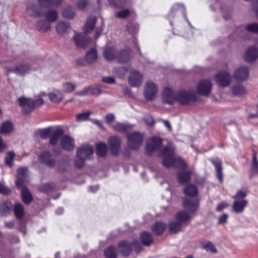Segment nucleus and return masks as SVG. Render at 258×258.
I'll list each match as a JSON object with an SVG mask.
<instances>
[{
	"mask_svg": "<svg viewBox=\"0 0 258 258\" xmlns=\"http://www.w3.org/2000/svg\"><path fill=\"white\" fill-rule=\"evenodd\" d=\"M196 99V96L193 92L183 90L179 91L174 96L172 90L166 88L164 90L162 102L171 104L176 100L182 104H187L195 101Z\"/></svg>",
	"mask_w": 258,
	"mask_h": 258,
	"instance_id": "f257e3e1",
	"label": "nucleus"
},
{
	"mask_svg": "<svg viewBox=\"0 0 258 258\" xmlns=\"http://www.w3.org/2000/svg\"><path fill=\"white\" fill-rule=\"evenodd\" d=\"M174 145L171 142L169 143L168 146L164 148L162 151V164L167 168L175 166L184 170L186 168L187 164L180 157H174Z\"/></svg>",
	"mask_w": 258,
	"mask_h": 258,
	"instance_id": "f03ea898",
	"label": "nucleus"
},
{
	"mask_svg": "<svg viewBox=\"0 0 258 258\" xmlns=\"http://www.w3.org/2000/svg\"><path fill=\"white\" fill-rule=\"evenodd\" d=\"M191 217L185 211H181L177 213L175 219L169 224V232L172 234H176L187 226L190 221Z\"/></svg>",
	"mask_w": 258,
	"mask_h": 258,
	"instance_id": "7ed1b4c3",
	"label": "nucleus"
},
{
	"mask_svg": "<svg viewBox=\"0 0 258 258\" xmlns=\"http://www.w3.org/2000/svg\"><path fill=\"white\" fill-rule=\"evenodd\" d=\"M20 106L22 107V113L26 115L33 111L36 107H38L44 103L42 98L33 100L30 98L21 97L17 99Z\"/></svg>",
	"mask_w": 258,
	"mask_h": 258,
	"instance_id": "20e7f679",
	"label": "nucleus"
},
{
	"mask_svg": "<svg viewBox=\"0 0 258 258\" xmlns=\"http://www.w3.org/2000/svg\"><path fill=\"white\" fill-rule=\"evenodd\" d=\"M127 145L133 150H138L141 146L143 141V135L139 132H133L127 136Z\"/></svg>",
	"mask_w": 258,
	"mask_h": 258,
	"instance_id": "39448f33",
	"label": "nucleus"
},
{
	"mask_svg": "<svg viewBox=\"0 0 258 258\" xmlns=\"http://www.w3.org/2000/svg\"><path fill=\"white\" fill-rule=\"evenodd\" d=\"M40 163L50 168H53L56 165V157L49 151L42 152L38 156Z\"/></svg>",
	"mask_w": 258,
	"mask_h": 258,
	"instance_id": "423d86ee",
	"label": "nucleus"
},
{
	"mask_svg": "<svg viewBox=\"0 0 258 258\" xmlns=\"http://www.w3.org/2000/svg\"><path fill=\"white\" fill-rule=\"evenodd\" d=\"M161 147V138L154 137L148 140L146 146V151L148 155L151 156L153 152L159 150Z\"/></svg>",
	"mask_w": 258,
	"mask_h": 258,
	"instance_id": "0eeeda50",
	"label": "nucleus"
},
{
	"mask_svg": "<svg viewBox=\"0 0 258 258\" xmlns=\"http://www.w3.org/2000/svg\"><path fill=\"white\" fill-rule=\"evenodd\" d=\"M212 84L208 80H203L199 82L197 86V93L201 96H208L210 94Z\"/></svg>",
	"mask_w": 258,
	"mask_h": 258,
	"instance_id": "6e6552de",
	"label": "nucleus"
},
{
	"mask_svg": "<svg viewBox=\"0 0 258 258\" xmlns=\"http://www.w3.org/2000/svg\"><path fill=\"white\" fill-rule=\"evenodd\" d=\"M108 143L111 154L115 156L117 155L120 149L121 138L118 136L110 137L108 140Z\"/></svg>",
	"mask_w": 258,
	"mask_h": 258,
	"instance_id": "1a4fd4ad",
	"label": "nucleus"
},
{
	"mask_svg": "<svg viewBox=\"0 0 258 258\" xmlns=\"http://www.w3.org/2000/svg\"><path fill=\"white\" fill-rule=\"evenodd\" d=\"M102 93V91L99 86L96 85L94 86H90L86 87L82 90L76 92L75 94L79 96H84L88 95L97 96Z\"/></svg>",
	"mask_w": 258,
	"mask_h": 258,
	"instance_id": "9d476101",
	"label": "nucleus"
},
{
	"mask_svg": "<svg viewBox=\"0 0 258 258\" xmlns=\"http://www.w3.org/2000/svg\"><path fill=\"white\" fill-rule=\"evenodd\" d=\"M94 153L93 148L89 145H84L79 147L77 150L78 158L88 159Z\"/></svg>",
	"mask_w": 258,
	"mask_h": 258,
	"instance_id": "9b49d317",
	"label": "nucleus"
},
{
	"mask_svg": "<svg viewBox=\"0 0 258 258\" xmlns=\"http://www.w3.org/2000/svg\"><path fill=\"white\" fill-rule=\"evenodd\" d=\"M157 91V87L153 82H147L144 92L145 97L148 100H153L156 96Z\"/></svg>",
	"mask_w": 258,
	"mask_h": 258,
	"instance_id": "f8f14e48",
	"label": "nucleus"
},
{
	"mask_svg": "<svg viewBox=\"0 0 258 258\" xmlns=\"http://www.w3.org/2000/svg\"><path fill=\"white\" fill-rule=\"evenodd\" d=\"M30 66L28 63H19L14 68L7 69L8 74L14 73L17 75L24 76L30 70Z\"/></svg>",
	"mask_w": 258,
	"mask_h": 258,
	"instance_id": "ddd939ff",
	"label": "nucleus"
},
{
	"mask_svg": "<svg viewBox=\"0 0 258 258\" xmlns=\"http://www.w3.org/2000/svg\"><path fill=\"white\" fill-rule=\"evenodd\" d=\"M120 253L123 257H126L131 254L132 248L131 242L123 240L119 241L117 243Z\"/></svg>",
	"mask_w": 258,
	"mask_h": 258,
	"instance_id": "4468645a",
	"label": "nucleus"
},
{
	"mask_svg": "<svg viewBox=\"0 0 258 258\" xmlns=\"http://www.w3.org/2000/svg\"><path fill=\"white\" fill-rule=\"evenodd\" d=\"M216 83L222 87H225L230 84L231 77L230 74L226 72L218 74L215 78Z\"/></svg>",
	"mask_w": 258,
	"mask_h": 258,
	"instance_id": "2eb2a0df",
	"label": "nucleus"
},
{
	"mask_svg": "<svg viewBox=\"0 0 258 258\" xmlns=\"http://www.w3.org/2000/svg\"><path fill=\"white\" fill-rule=\"evenodd\" d=\"M143 76L138 71L131 72L128 77V82L131 86L138 87L142 83Z\"/></svg>",
	"mask_w": 258,
	"mask_h": 258,
	"instance_id": "dca6fc26",
	"label": "nucleus"
},
{
	"mask_svg": "<svg viewBox=\"0 0 258 258\" xmlns=\"http://www.w3.org/2000/svg\"><path fill=\"white\" fill-rule=\"evenodd\" d=\"M244 58L245 61L252 62L258 58V48L255 46H251L245 51Z\"/></svg>",
	"mask_w": 258,
	"mask_h": 258,
	"instance_id": "f3484780",
	"label": "nucleus"
},
{
	"mask_svg": "<svg viewBox=\"0 0 258 258\" xmlns=\"http://www.w3.org/2000/svg\"><path fill=\"white\" fill-rule=\"evenodd\" d=\"M74 139L69 136H64L60 141L61 148L67 151H72L75 148Z\"/></svg>",
	"mask_w": 258,
	"mask_h": 258,
	"instance_id": "a211bd4d",
	"label": "nucleus"
},
{
	"mask_svg": "<svg viewBox=\"0 0 258 258\" xmlns=\"http://www.w3.org/2000/svg\"><path fill=\"white\" fill-rule=\"evenodd\" d=\"M74 41L77 47L80 48H85L89 44L91 39L84 34H78L74 37Z\"/></svg>",
	"mask_w": 258,
	"mask_h": 258,
	"instance_id": "6ab92c4d",
	"label": "nucleus"
},
{
	"mask_svg": "<svg viewBox=\"0 0 258 258\" xmlns=\"http://www.w3.org/2000/svg\"><path fill=\"white\" fill-rule=\"evenodd\" d=\"M183 205L189 213L196 212L198 208L199 203L196 199L191 198H185L183 200Z\"/></svg>",
	"mask_w": 258,
	"mask_h": 258,
	"instance_id": "aec40b11",
	"label": "nucleus"
},
{
	"mask_svg": "<svg viewBox=\"0 0 258 258\" xmlns=\"http://www.w3.org/2000/svg\"><path fill=\"white\" fill-rule=\"evenodd\" d=\"M248 75L249 71L248 68L245 66H241L235 71L233 76L236 80L243 81L248 78Z\"/></svg>",
	"mask_w": 258,
	"mask_h": 258,
	"instance_id": "412c9836",
	"label": "nucleus"
},
{
	"mask_svg": "<svg viewBox=\"0 0 258 258\" xmlns=\"http://www.w3.org/2000/svg\"><path fill=\"white\" fill-rule=\"evenodd\" d=\"M140 239L142 244L146 246H150L154 241L152 234L147 231H143L140 234Z\"/></svg>",
	"mask_w": 258,
	"mask_h": 258,
	"instance_id": "4be33fe9",
	"label": "nucleus"
},
{
	"mask_svg": "<svg viewBox=\"0 0 258 258\" xmlns=\"http://www.w3.org/2000/svg\"><path fill=\"white\" fill-rule=\"evenodd\" d=\"M21 199L23 202L26 205H29L33 201V196L26 186L22 188Z\"/></svg>",
	"mask_w": 258,
	"mask_h": 258,
	"instance_id": "5701e85b",
	"label": "nucleus"
},
{
	"mask_svg": "<svg viewBox=\"0 0 258 258\" xmlns=\"http://www.w3.org/2000/svg\"><path fill=\"white\" fill-rule=\"evenodd\" d=\"M64 134V130L61 128H56L50 137L49 144L52 146H55L59 138L62 136Z\"/></svg>",
	"mask_w": 258,
	"mask_h": 258,
	"instance_id": "b1692460",
	"label": "nucleus"
},
{
	"mask_svg": "<svg viewBox=\"0 0 258 258\" xmlns=\"http://www.w3.org/2000/svg\"><path fill=\"white\" fill-rule=\"evenodd\" d=\"M62 1L63 0H38V3L42 7L51 8L53 6H60Z\"/></svg>",
	"mask_w": 258,
	"mask_h": 258,
	"instance_id": "393cba45",
	"label": "nucleus"
},
{
	"mask_svg": "<svg viewBox=\"0 0 258 258\" xmlns=\"http://www.w3.org/2000/svg\"><path fill=\"white\" fill-rule=\"evenodd\" d=\"M131 50L130 49H122L117 52V59L119 62L124 63L127 62L130 58Z\"/></svg>",
	"mask_w": 258,
	"mask_h": 258,
	"instance_id": "a878e982",
	"label": "nucleus"
},
{
	"mask_svg": "<svg viewBox=\"0 0 258 258\" xmlns=\"http://www.w3.org/2000/svg\"><path fill=\"white\" fill-rule=\"evenodd\" d=\"M117 51L112 47H108L104 49L103 51V56L107 60H112L117 58Z\"/></svg>",
	"mask_w": 258,
	"mask_h": 258,
	"instance_id": "bb28decb",
	"label": "nucleus"
},
{
	"mask_svg": "<svg viewBox=\"0 0 258 258\" xmlns=\"http://www.w3.org/2000/svg\"><path fill=\"white\" fill-rule=\"evenodd\" d=\"M211 162L215 167L218 179L221 182H222L223 180L222 161L220 159L216 158L213 159Z\"/></svg>",
	"mask_w": 258,
	"mask_h": 258,
	"instance_id": "cd10ccee",
	"label": "nucleus"
},
{
	"mask_svg": "<svg viewBox=\"0 0 258 258\" xmlns=\"http://www.w3.org/2000/svg\"><path fill=\"white\" fill-rule=\"evenodd\" d=\"M96 22L97 18L96 17L89 18L84 26V33L88 34L92 32L95 27Z\"/></svg>",
	"mask_w": 258,
	"mask_h": 258,
	"instance_id": "c85d7f7f",
	"label": "nucleus"
},
{
	"mask_svg": "<svg viewBox=\"0 0 258 258\" xmlns=\"http://www.w3.org/2000/svg\"><path fill=\"white\" fill-rule=\"evenodd\" d=\"M192 170L188 171H181L178 173V179L180 183H185L190 179L191 175L192 173Z\"/></svg>",
	"mask_w": 258,
	"mask_h": 258,
	"instance_id": "c756f323",
	"label": "nucleus"
},
{
	"mask_svg": "<svg viewBox=\"0 0 258 258\" xmlns=\"http://www.w3.org/2000/svg\"><path fill=\"white\" fill-rule=\"evenodd\" d=\"M247 205V201L245 200L236 201L233 203L232 209L237 213H242Z\"/></svg>",
	"mask_w": 258,
	"mask_h": 258,
	"instance_id": "7c9ffc66",
	"label": "nucleus"
},
{
	"mask_svg": "<svg viewBox=\"0 0 258 258\" xmlns=\"http://www.w3.org/2000/svg\"><path fill=\"white\" fill-rule=\"evenodd\" d=\"M98 58V52L97 50L94 48H91L87 52L85 55V60L87 62L90 64L94 63Z\"/></svg>",
	"mask_w": 258,
	"mask_h": 258,
	"instance_id": "2f4dec72",
	"label": "nucleus"
},
{
	"mask_svg": "<svg viewBox=\"0 0 258 258\" xmlns=\"http://www.w3.org/2000/svg\"><path fill=\"white\" fill-rule=\"evenodd\" d=\"M107 147L103 142H100L96 145V153L99 157H105L107 155Z\"/></svg>",
	"mask_w": 258,
	"mask_h": 258,
	"instance_id": "473e14b6",
	"label": "nucleus"
},
{
	"mask_svg": "<svg viewBox=\"0 0 258 258\" xmlns=\"http://www.w3.org/2000/svg\"><path fill=\"white\" fill-rule=\"evenodd\" d=\"M104 254L106 258H117L118 256L116 248L113 245L106 248L104 251Z\"/></svg>",
	"mask_w": 258,
	"mask_h": 258,
	"instance_id": "72a5a7b5",
	"label": "nucleus"
},
{
	"mask_svg": "<svg viewBox=\"0 0 258 258\" xmlns=\"http://www.w3.org/2000/svg\"><path fill=\"white\" fill-rule=\"evenodd\" d=\"M14 213L18 219H22L25 214L24 206L20 203H16L14 208Z\"/></svg>",
	"mask_w": 258,
	"mask_h": 258,
	"instance_id": "f704fd0d",
	"label": "nucleus"
},
{
	"mask_svg": "<svg viewBox=\"0 0 258 258\" xmlns=\"http://www.w3.org/2000/svg\"><path fill=\"white\" fill-rule=\"evenodd\" d=\"M13 130V125L11 121H4L1 125L0 133L2 134H8L12 132Z\"/></svg>",
	"mask_w": 258,
	"mask_h": 258,
	"instance_id": "c9c22d12",
	"label": "nucleus"
},
{
	"mask_svg": "<svg viewBox=\"0 0 258 258\" xmlns=\"http://www.w3.org/2000/svg\"><path fill=\"white\" fill-rule=\"evenodd\" d=\"M36 26L37 29L41 32H45L50 29V24L45 20L37 21Z\"/></svg>",
	"mask_w": 258,
	"mask_h": 258,
	"instance_id": "e433bc0d",
	"label": "nucleus"
},
{
	"mask_svg": "<svg viewBox=\"0 0 258 258\" xmlns=\"http://www.w3.org/2000/svg\"><path fill=\"white\" fill-rule=\"evenodd\" d=\"M55 187V183L53 182H49L41 184L38 190L40 192L47 194L52 191Z\"/></svg>",
	"mask_w": 258,
	"mask_h": 258,
	"instance_id": "4c0bfd02",
	"label": "nucleus"
},
{
	"mask_svg": "<svg viewBox=\"0 0 258 258\" xmlns=\"http://www.w3.org/2000/svg\"><path fill=\"white\" fill-rule=\"evenodd\" d=\"M27 11L29 13L30 16L33 17L39 18L42 16V14L35 4H32L27 8Z\"/></svg>",
	"mask_w": 258,
	"mask_h": 258,
	"instance_id": "58836bf2",
	"label": "nucleus"
},
{
	"mask_svg": "<svg viewBox=\"0 0 258 258\" xmlns=\"http://www.w3.org/2000/svg\"><path fill=\"white\" fill-rule=\"evenodd\" d=\"M42 16H44L49 23L56 21L58 18V14L55 10H50L45 12Z\"/></svg>",
	"mask_w": 258,
	"mask_h": 258,
	"instance_id": "ea45409f",
	"label": "nucleus"
},
{
	"mask_svg": "<svg viewBox=\"0 0 258 258\" xmlns=\"http://www.w3.org/2000/svg\"><path fill=\"white\" fill-rule=\"evenodd\" d=\"M132 126L129 124H126L118 122L113 126V129L120 133H125L132 128Z\"/></svg>",
	"mask_w": 258,
	"mask_h": 258,
	"instance_id": "a19ab883",
	"label": "nucleus"
},
{
	"mask_svg": "<svg viewBox=\"0 0 258 258\" xmlns=\"http://www.w3.org/2000/svg\"><path fill=\"white\" fill-rule=\"evenodd\" d=\"M62 15L66 19H72L75 16L76 13L71 6H68L63 10Z\"/></svg>",
	"mask_w": 258,
	"mask_h": 258,
	"instance_id": "79ce46f5",
	"label": "nucleus"
},
{
	"mask_svg": "<svg viewBox=\"0 0 258 258\" xmlns=\"http://www.w3.org/2000/svg\"><path fill=\"white\" fill-rule=\"evenodd\" d=\"M15 154L13 151L8 152L5 158V163L10 168L13 166V161Z\"/></svg>",
	"mask_w": 258,
	"mask_h": 258,
	"instance_id": "37998d69",
	"label": "nucleus"
},
{
	"mask_svg": "<svg viewBox=\"0 0 258 258\" xmlns=\"http://www.w3.org/2000/svg\"><path fill=\"white\" fill-rule=\"evenodd\" d=\"M48 96L50 101L54 103H58L62 99V94L59 91L50 93Z\"/></svg>",
	"mask_w": 258,
	"mask_h": 258,
	"instance_id": "c03bdc74",
	"label": "nucleus"
},
{
	"mask_svg": "<svg viewBox=\"0 0 258 258\" xmlns=\"http://www.w3.org/2000/svg\"><path fill=\"white\" fill-rule=\"evenodd\" d=\"M70 25L68 23L64 22H59L56 25V30L57 32L62 34L70 28Z\"/></svg>",
	"mask_w": 258,
	"mask_h": 258,
	"instance_id": "a18cd8bd",
	"label": "nucleus"
},
{
	"mask_svg": "<svg viewBox=\"0 0 258 258\" xmlns=\"http://www.w3.org/2000/svg\"><path fill=\"white\" fill-rule=\"evenodd\" d=\"M184 192L190 197H194L197 195L198 189L196 186L190 184L186 187L184 189Z\"/></svg>",
	"mask_w": 258,
	"mask_h": 258,
	"instance_id": "49530a36",
	"label": "nucleus"
},
{
	"mask_svg": "<svg viewBox=\"0 0 258 258\" xmlns=\"http://www.w3.org/2000/svg\"><path fill=\"white\" fill-rule=\"evenodd\" d=\"M51 127L49 126L46 128H42L39 130V135L42 139H46L50 136L51 132Z\"/></svg>",
	"mask_w": 258,
	"mask_h": 258,
	"instance_id": "de8ad7c7",
	"label": "nucleus"
},
{
	"mask_svg": "<svg viewBox=\"0 0 258 258\" xmlns=\"http://www.w3.org/2000/svg\"><path fill=\"white\" fill-rule=\"evenodd\" d=\"M232 92L235 95L241 96L245 94L246 91L240 85H237L233 87Z\"/></svg>",
	"mask_w": 258,
	"mask_h": 258,
	"instance_id": "09e8293b",
	"label": "nucleus"
},
{
	"mask_svg": "<svg viewBox=\"0 0 258 258\" xmlns=\"http://www.w3.org/2000/svg\"><path fill=\"white\" fill-rule=\"evenodd\" d=\"M151 230L152 232L156 235H161V222H156L151 227Z\"/></svg>",
	"mask_w": 258,
	"mask_h": 258,
	"instance_id": "8fccbe9b",
	"label": "nucleus"
},
{
	"mask_svg": "<svg viewBox=\"0 0 258 258\" xmlns=\"http://www.w3.org/2000/svg\"><path fill=\"white\" fill-rule=\"evenodd\" d=\"M128 0H108L109 3L115 7L121 8L124 7Z\"/></svg>",
	"mask_w": 258,
	"mask_h": 258,
	"instance_id": "3c124183",
	"label": "nucleus"
},
{
	"mask_svg": "<svg viewBox=\"0 0 258 258\" xmlns=\"http://www.w3.org/2000/svg\"><path fill=\"white\" fill-rule=\"evenodd\" d=\"M251 172L253 174H258V161L256 154L254 153L253 155L252 163L251 167Z\"/></svg>",
	"mask_w": 258,
	"mask_h": 258,
	"instance_id": "603ef678",
	"label": "nucleus"
},
{
	"mask_svg": "<svg viewBox=\"0 0 258 258\" xmlns=\"http://www.w3.org/2000/svg\"><path fill=\"white\" fill-rule=\"evenodd\" d=\"M63 86V90L65 93H71L73 92L76 86L74 84H72L70 83H64L62 84Z\"/></svg>",
	"mask_w": 258,
	"mask_h": 258,
	"instance_id": "864d4df0",
	"label": "nucleus"
},
{
	"mask_svg": "<svg viewBox=\"0 0 258 258\" xmlns=\"http://www.w3.org/2000/svg\"><path fill=\"white\" fill-rule=\"evenodd\" d=\"M246 28L249 32L258 33V23H257L248 24L246 25Z\"/></svg>",
	"mask_w": 258,
	"mask_h": 258,
	"instance_id": "5fc2aeb1",
	"label": "nucleus"
},
{
	"mask_svg": "<svg viewBox=\"0 0 258 258\" xmlns=\"http://www.w3.org/2000/svg\"><path fill=\"white\" fill-rule=\"evenodd\" d=\"M91 114L90 111H87L81 113H79L77 115L76 119L78 121L86 120L88 119L89 116Z\"/></svg>",
	"mask_w": 258,
	"mask_h": 258,
	"instance_id": "6e6d98bb",
	"label": "nucleus"
},
{
	"mask_svg": "<svg viewBox=\"0 0 258 258\" xmlns=\"http://www.w3.org/2000/svg\"><path fill=\"white\" fill-rule=\"evenodd\" d=\"M131 14L129 10L125 9L116 13V17L120 19H126Z\"/></svg>",
	"mask_w": 258,
	"mask_h": 258,
	"instance_id": "4d7b16f0",
	"label": "nucleus"
},
{
	"mask_svg": "<svg viewBox=\"0 0 258 258\" xmlns=\"http://www.w3.org/2000/svg\"><path fill=\"white\" fill-rule=\"evenodd\" d=\"M204 248L207 251H210L211 252L216 253L217 252V250L214 245L211 242H208L204 245Z\"/></svg>",
	"mask_w": 258,
	"mask_h": 258,
	"instance_id": "13d9d810",
	"label": "nucleus"
},
{
	"mask_svg": "<svg viewBox=\"0 0 258 258\" xmlns=\"http://www.w3.org/2000/svg\"><path fill=\"white\" fill-rule=\"evenodd\" d=\"M172 11L173 12L181 11L183 14H184L185 7L182 4H176L173 6Z\"/></svg>",
	"mask_w": 258,
	"mask_h": 258,
	"instance_id": "bf43d9fd",
	"label": "nucleus"
},
{
	"mask_svg": "<svg viewBox=\"0 0 258 258\" xmlns=\"http://www.w3.org/2000/svg\"><path fill=\"white\" fill-rule=\"evenodd\" d=\"M12 192V190L9 187H6L3 184L0 182V193L4 195H9Z\"/></svg>",
	"mask_w": 258,
	"mask_h": 258,
	"instance_id": "052dcab7",
	"label": "nucleus"
},
{
	"mask_svg": "<svg viewBox=\"0 0 258 258\" xmlns=\"http://www.w3.org/2000/svg\"><path fill=\"white\" fill-rule=\"evenodd\" d=\"M88 4V0H79L77 4V7L81 10H83Z\"/></svg>",
	"mask_w": 258,
	"mask_h": 258,
	"instance_id": "680f3d73",
	"label": "nucleus"
},
{
	"mask_svg": "<svg viewBox=\"0 0 258 258\" xmlns=\"http://www.w3.org/2000/svg\"><path fill=\"white\" fill-rule=\"evenodd\" d=\"M85 159H83L82 158H78V159L75 160L74 161V165L76 168L81 169L83 167Z\"/></svg>",
	"mask_w": 258,
	"mask_h": 258,
	"instance_id": "e2e57ef3",
	"label": "nucleus"
},
{
	"mask_svg": "<svg viewBox=\"0 0 258 258\" xmlns=\"http://www.w3.org/2000/svg\"><path fill=\"white\" fill-rule=\"evenodd\" d=\"M132 247H133L137 252H140L142 249V245L138 240L133 241L131 242Z\"/></svg>",
	"mask_w": 258,
	"mask_h": 258,
	"instance_id": "0e129e2a",
	"label": "nucleus"
},
{
	"mask_svg": "<svg viewBox=\"0 0 258 258\" xmlns=\"http://www.w3.org/2000/svg\"><path fill=\"white\" fill-rule=\"evenodd\" d=\"M144 121L146 124L152 126L155 124V121L153 117L150 115H147L144 117Z\"/></svg>",
	"mask_w": 258,
	"mask_h": 258,
	"instance_id": "69168bd1",
	"label": "nucleus"
},
{
	"mask_svg": "<svg viewBox=\"0 0 258 258\" xmlns=\"http://www.w3.org/2000/svg\"><path fill=\"white\" fill-rule=\"evenodd\" d=\"M57 171L59 172H63L66 171V163L65 161H61L58 162Z\"/></svg>",
	"mask_w": 258,
	"mask_h": 258,
	"instance_id": "338daca9",
	"label": "nucleus"
},
{
	"mask_svg": "<svg viewBox=\"0 0 258 258\" xmlns=\"http://www.w3.org/2000/svg\"><path fill=\"white\" fill-rule=\"evenodd\" d=\"M102 81L104 83L112 84H114L115 82V80L113 77H102Z\"/></svg>",
	"mask_w": 258,
	"mask_h": 258,
	"instance_id": "774afa93",
	"label": "nucleus"
}]
</instances>
